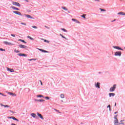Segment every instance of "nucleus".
<instances>
[{"label":"nucleus","mask_w":125,"mask_h":125,"mask_svg":"<svg viewBox=\"0 0 125 125\" xmlns=\"http://www.w3.org/2000/svg\"><path fill=\"white\" fill-rule=\"evenodd\" d=\"M117 117H118V114L114 115V119L115 120H114V125H124L125 123H122L123 121H121V122L119 123V120Z\"/></svg>","instance_id":"obj_1"},{"label":"nucleus","mask_w":125,"mask_h":125,"mask_svg":"<svg viewBox=\"0 0 125 125\" xmlns=\"http://www.w3.org/2000/svg\"><path fill=\"white\" fill-rule=\"evenodd\" d=\"M116 86H117V84H114L112 87H110L109 89V91L110 92H114V91H115V89H116Z\"/></svg>","instance_id":"obj_2"},{"label":"nucleus","mask_w":125,"mask_h":125,"mask_svg":"<svg viewBox=\"0 0 125 125\" xmlns=\"http://www.w3.org/2000/svg\"><path fill=\"white\" fill-rule=\"evenodd\" d=\"M115 56H122L121 51H116L114 53Z\"/></svg>","instance_id":"obj_3"},{"label":"nucleus","mask_w":125,"mask_h":125,"mask_svg":"<svg viewBox=\"0 0 125 125\" xmlns=\"http://www.w3.org/2000/svg\"><path fill=\"white\" fill-rule=\"evenodd\" d=\"M13 13H15V14H17V15H20V16H22V17L24 16V15H22V14H21V13L17 11H13Z\"/></svg>","instance_id":"obj_4"},{"label":"nucleus","mask_w":125,"mask_h":125,"mask_svg":"<svg viewBox=\"0 0 125 125\" xmlns=\"http://www.w3.org/2000/svg\"><path fill=\"white\" fill-rule=\"evenodd\" d=\"M12 4L13 5H16V6H19V7L21 6V4L18 3V2L12 1Z\"/></svg>","instance_id":"obj_5"},{"label":"nucleus","mask_w":125,"mask_h":125,"mask_svg":"<svg viewBox=\"0 0 125 125\" xmlns=\"http://www.w3.org/2000/svg\"><path fill=\"white\" fill-rule=\"evenodd\" d=\"M113 47L115 49H117L118 50H124V49L121 48V47L119 46H113Z\"/></svg>","instance_id":"obj_6"},{"label":"nucleus","mask_w":125,"mask_h":125,"mask_svg":"<svg viewBox=\"0 0 125 125\" xmlns=\"http://www.w3.org/2000/svg\"><path fill=\"white\" fill-rule=\"evenodd\" d=\"M3 43H4V44H6V45H14V44L6 41L3 42Z\"/></svg>","instance_id":"obj_7"},{"label":"nucleus","mask_w":125,"mask_h":125,"mask_svg":"<svg viewBox=\"0 0 125 125\" xmlns=\"http://www.w3.org/2000/svg\"><path fill=\"white\" fill-rule=\"evenodd\" d=\"M17 55H18V56H22L23 57H27V56H28V55L24 53H19L17 54Z\"/></svg>","instance_id":"obj_8"},{"label":"nucleus","mask_w":125,"mask_h":125,"mask_svg":"<svg viewBox=\"0 0 125 125\" xmlns=\"http://www.w3.org/2000/svg\"><path fill=\"white\" fill-rule=\"evenodd\" d=\"M19 46L20 48H24V49H27V48H28L27 46L22 44H19Z\"/></svg>","instance_id":"obj_9"},{"label":"nucleus","mask_w":125,"mask_h":125,"mask_svg":"<svg viewBox=\"0 0 125 125\" xmlns=\"http://www.w3.org/2000/svg\"><path fill=\"white\" fill-rule=\"evenodd\" d=\"M39 50H40V51H41V52H43L44 53H49V52L46 50H45L44 49H40L38 48Z\"/></svg>","instance_id":"obj_10"},{"label":"nucleus","mask_w":125,"mask_h":125,"mask_svg":"<svg viewBox=\"0 0 125 125\" xmlns=\"http://www.w3.org/2000/svg\"><path fill=\"white\" fill-rule=\"evenodd\" d=\"M95 86L97 88H100V83L97 82V83H95Z\"/></svg>","instance_id":"obj_11"},{"label":"nucleus","mask_w":125,"mask_h":125,"mask_svg":"<svg viewBox=\"0 0 125 125\" xmlns=\"http://www.w3.org/2000/svg\"><path fill=\"white\" fill-rule=\"evenodd\" d=\"M24 16L25 17H27V18H30V19H34V18L33 17H32V16H31L30 15L24 14V15H23V16Z\"/></svg>","instance_id":"obj_12"},{"label":"nucleus","mask_w":125,"mask_h":125,"mask_svg":"<svg viewBox=\"0 0 125 125\" xmlns=\"http://www.w3.org/2000/svg\"><path fill=\"white\" fill-rule=\"evenodd\" d=\"M31 117H32L33 118H35V119H39V117H38V116H37V115H36V114L35 113H31Z\"/></svg>","instance_id":"obj_13"},{"label":"nucleus","mask_w":125,"mask_h":125,"mask_svg":"<svg viewBox=\"0 0 125 125\" xmlns=\"http://www.w3.org/2000/svg\"><path fill=\"white\" fill-rule=\"evenodd\" d=\"M11 8H12V9H14V10H17V11H19L20 10V9L16 7H14L13 6H11Z\"/></svg>","instance_id":"obj_14"},{"label":"nucleus","mask_w":125,"mask_h":125,"mask_svg":"<svg viewBox=\"0 0 125 125\" xmlns=\"http://www.w3.org/2000/svg\"><path fill=\"white\" fill-rule=\"evenodd\" d=\"M7 71H8V72H10L11 73H13V72H14V69H12V68H10L9 67H8L7 68Z\"/></svg>","instance_id":"obj_15"},{"label":"nucleus","mask_w":125,"mask_h":125,"mask_svg":"<svg viewBox=\"0 0 125 125\" xmlns=\"http://www.w3.org/2000/svg\"><path fill=\"white\" fill-rule=\"evenodd\" d=\"M37 116H38V117H39L41 120H43V117L42 115V114H40V113L37 112Z\"/></svg>","instance_id":"obj_16"},{"label":"nucleus","mask_w":125,"mask_h":125,"mask_svg":"<svg viewBox=\"0 0 125 125\" xmlns=\"http://www.w3.org/2000/svg\"><path fill=\"white\" fill-rule=\"evenodd\" d=\"M0 106H1V107H4V108H9V107H10L7 104L4 105V104H0Z\"/></svg>","instance_id":"obj_17"},{"label":"nucleus","mask_w":125,"mask_h":125,"mask_svg":"<svg viewBox=\"0 0 125 125\" xmlns=\"http://www.w3.org/2000/svg\"><path fill=\"white\" fill-rule=\"evenodd\" d=\"M109 97H114V96H115V95H116V94L114 93H109Z\"/></svg>","instance_id":"obj_18"},{"label":"nucleus","mask_w":125,"mask_h":125,"mask_svg":"<svg viewBox=\"0 0 125 125\" xmlns=\"http://www.w3.org/2000/svg\"><path fill=\"white\" fill-rule=\"evenodd\" d=\"M35 101H38V102H43L45 101L44 100H38V99H34Z\"/></svg>","instance_id":"obj_19"},{"label":"nucleus","mask_w":125,"mask_h":125,"mask_svg":"<svg viewBox=\"0 0 125 125\" xmlns=\"http://www.w3.org/2000/svg\"><path fill=\"white\" fill-rule=\"evenodd\" d=\"M8 94H9V95H11L12 96H13V97H14V96H16V94H14V93H12V92H8Z\"/></svg>","instance_id":"obj_20"},{"label":"nucleus","mask_w":125,"mask_h":125,"mask_svg":"<svg viewBox=\"0 0 125 125\" xmlns=\"http://www.w3.org/2000/svg\"><path fill=\"white\" fill-rule=\"evenodd\" d=\"M12 120H13L14 121H17V122H19V120L15 118L14 116H13V117L12 118Z\"/></svg>","instance_id":"obj_21"},{"label":"nucleus","mask_w":125,"mask_h":125,"mask_svg":"<svg viewBox=\"0 0 125 125\" xmlns=\"http://www.w3.org/2000/svg\"><path fill=\"white\" fill-rule=\"evenodd\" d=\"M19 41L21 42H23V43H27V42H26L24 40L19 39Z\"/></svg>","instance_id":"obj_22"},{"label":"nucleus","mask_w":125,"mask_h":125,"mask_svg":"<svg viewBox=\"0 0 125 125\" xmlns=\"http://www.w3.org/2000/svg\"><path fill=\"white\" fill-rule=\"evenodd\" d=\"M37 97L40 98L42 97V98H44V96H43V95H38L37 96Z\"/></svg>","instance_id":"obj_23"},{"label":"nucleus","mask_w":125,"mask_h":125,"mask_svg":"<svg viewBox=\"0 0 125 125\" xmlns=\"http://www.w3.org/2000/svg\"><path fill=\"white\" fill-rule=\"evenodd\" d=\"M118 15H125V13L123 12H120L118 13Z\"/></svg>","instance_id":"obj_24"},{"label":"nucleus","mask_w":125,"mask_h":125,"mask_svg":"<svg viewBox=\"0 0 125 125\" xmlns=\"http://www.w3.org/2000/svg\"><path fill=\"white\" fill-rule=\"evenodd\" d=\"M60 36H61V37H62V39H64L65 40H68L67 38H66V37H65L64 36H63V35L61 34H60Z\"/></svg>","instance_id":"obj_25"},{"label":"nucleus","mask_w":125,"mask_h":125,"mask_svg":"<svg viewBox=\"0 0 125 125\" xmlns=\"http://www.w3.org/2000/svg\"><path fill=\"white\" fill-rule=\"evenodd\" d=\"M27 39H29L30 40H31V41H34V39L33 38H32L31 36H27Z\"/></svg>","instance_id":"obj_26"},{"label":"nucleus","mask_w":125,"mask_h":125,"mask_svg":"<svg viewBox=\"0 0 125 125\" xmlns=\"http://www.w3.org/2000/svg\"><path fill=\"white\" fill-rule=\"evenodd\" d=\"M14 52L15 53H20V51H19L18 50L15 49L14 50Z\"/></svg>","instance_id":"obj_27"},{"label":"nucleus","mask_w":125,"mask_h":125,"mask_svg":"<svg viewBox=\"0 0 125 125\" xmlns=\"http://www.w3.org/2000/svg\"><path fill=\"white\" fill-rule=\"evenodd\" d=\"M85 16H86V15L85 14H83L81 16V17H82L84 19H85Z\"/></svg>","instance_id":"obj_28"},{"label":"nucleus","mask_w":125,"mask_h":125,"mask_svg":"<svg viewBox=\"0 0 125 125\" xmlns=\"http://www.w3.org/2000/svg\"><path fill=\"white\" fill-rule=\"evenodd\" d=\"M61 98H64L65 96H64V94H61L60 95Z\"/></svg>","instance_id":"obj_29"},{"label":"nucleus","mask_w":125,"mask_h":125,"mask_svg":"<svg viewBox=\"0 0 125 125\" xmlns=\"http://www.w3.org/2000/svg\"><path fill=\"white\" fill-rule=\"evenodd\" d=\"M61 30H62V31H63V32H67V31L66 29H65V28H61Z\"/></svg>","instance_id":"obj_30"},{"label":"nucleus","mask_w":125,"mask_h":125,"mask_svg":"<svg viewBox=\"0 0 125 125\" xmlns=\"http://www.w3.org/2000/svg\"><path fill=\"white\" fill-rule=\"evenodd\" d=\"M62 9H63L64 10H65L67 11V10H68V9H67V8H66L65 7H62Z\"/></svg>","instance_id":"obj_31"},{"label":"nucleus","mask_w":125,"mask_h":125,"mask_svg":"<svg viewBox=\"0 0 125 125\" xmlns=\"http://www.w3.org/2000/svg\"><path fill=\"white\" fill-rule=\"evenodd\" d=\"M44 98H45V99H46V100H49L50 98L49 97H45Z\"/></svg>","instance_id":"obj_32"},{"label":"nucleus","mask_w":125,"mask_h":125,"mask_svg":"<svg viewBox=\"0 0 125 125\" xmlns=\"http://www.w3.org/2000/svg\"><path fill=\"white\" fill-rule=\"evenodd\" d=\"M0 51H5V49L0 48Z\"/></svg>","instance_id":"obj_33"},{"label":"nucleus","mask_w":125,"mask_h":125,"mask_svg":"<svg viewBox=\"0 0 125 125\" xmlns=\"http://www.w3.org/2000/svg\"><path fill=\"white\" fill-rule=\"evenodd\" d=\"M55 111H56V112H58V113H59V114H61V112H60L59 110L54 109Z\"/></svg>","instance_id":"obj_34"},{"label":"nucleus","mask_w":125,"mask_h":125,"mask_svg":"<svg viewBox=\"0 0 125 125\" xmlns=\"http://www.w3.org/2000/svg\"><path fill=\"white\" fill-rule=\"evenodd\" d=\"M100 10H101V11H106V10H105V9H103V8H100Z\"/></svg>","instance_id":"obj_35"},{"label":"nucleus","mask_w":125,"mask_h":125,"mask_svg":"<svg viewBox=\"0 0 125 125\" xmlns=\"http://www.w3.org/2000/svg\"><path fill=\"white\" fill-rule=\"evenodd\" d=\"M0 95H2V96H5L6 97V95H4L2 94V93L0 92Z\"/></svg>","instance_id":"obj_36"},{"label":"nucleus","mask_w":125,"mask_h":125,"mask_svg":"<svg viewBox=\"0 0 125 125\" xmlns=\"http://www.w3.org/2000/svg\"><path fill=\"white\" fill-rule=\"evenodd\" d=\"M32 27L34 29H38V27H37V26H32Z\"/></svg>","instance_id":"obj_37"},{"label":"nucleus","mask_w":125,"mask_h":125,"mask_svg":"<svg viewBox=\"0 0 125 125\" xmlns=\"http://www.w3.org/2000/svg\"><path fill=\"white\" fill-rule=\"evenodd\" d=\"M44 42H47V43H48L49 42V41H48V40H44Z\"/></svg>","instance_id":"obj_38"},{"label":"nucleus","mask_w":125,"mask_h":125,"mask_svg":"<svg viewBox=\"0 0 125 125\" xmlns=\"http://www.w3.org/2000/svg\"><path fill=\"white\" fill-rule=\"evenodd\" d=\"M76 23H78V24H80L81 22L80 21H78L77 20H76V21H75Z\"/></svg>","instance_id":"obj_39"},{"label":"nucleus","mask_w":125,"mask_h":125,"mask_svg":"<svg viewBox=\"0 0 125 125\" xmlns=\"http://www.w3.org/2000/svg\"><path fill=\"white\" fill-rule=\"evenodd\" d=\"M21 25H24V26H26V25H27L26 23H24V22H21Z\"/></svg>","instance_id":"obj_40"},{"label":"nucleus","mask_w":125,"mask_h":125,"mask_svg":"<svg viewBox=\"0 0 125 125\" xmlns=\"http://www.w3.org/2000/svg\"><path fill=\"white\" fill-rule=\"evenodd\" d=\"M72 21H73L74 22H76V19H72Z\"/></svg>","instance_id":"obj_41"},{"label":"nucleus","mask_w":125,"mask_h":125,"mask_svg":"<svg viewBox=\"0 0 125 125\" xmlns=\"http://www.w3.org/2000/svg\"><path fill=\"white\" fill-rule=\"evenodd\" d=\"M13 116H8L7 118V119H12Z\"/></svg>","instance_id":"obj_42"},{"label":"nucleus","mask_w":125,"mask_h":125,"mask_svg":"<svg viewBox=\"0 0 125 125\" xmlns=\"http://www.w3.org/2000/svg\"><path fill=\"white\" fill-rule=\"evenodd\" d=\"M11 37H13V38H15V35L14 34H11Z\"/></svg>","instance_id":"obj_43"},{"label":"nucleus","mask_w":125,"mask_h":125,"mask_svg":"<svg viewBox=\"0 0 125 125\" xmlns=\"http://www.w3.org/2000/svg\"><path fill=\"white\" fill-rule=\"evenodd\" d=\"M107 108H111V105L110 104H109L107 106Z\"/></svg>","instance_id":"obj_44"},{"label":"nucleus","mask_w":125,"mask_h":125,"mask_svg":"<svg viewBox=\"0 0 125 125\" xmlns=\"http://www.w3.org/2000/svg\"><path fill=\"white\" fill-rule=\"evenodd\" d=\"M39 82L41 83V84L42 85V82L41 80H40Z\"/></svg>","instance_id":"obj_45"},{"label":"nucleus","mask_w":125,"mask_h":125,"mask_svg":"<svg viewBox=\"0 0 125 125\" xmlns=\"http://www.w3.org/2000/svg\"><path fill=\"white\" fill-rule=\"evenodd\" d=\"M45 28H46L47 29H49V27L46 26V25L44 26Z\"/></svg>","instance_id":"obj_46"},{"label":"nucleus","mask_w":125,"mask_h":125,"mask_svg":"<svg viewBox=\"0 0 125 125\" xmlns=\"http://www.w3.org/2000/svg\"><path fill=\"white\" fill-rule=\"evenodd\" d=\"M119 112L118 111L115 112L114 114L116 115V114H118Z\"/></svg>","instance_id":"obj_47"},{"label":"nucleus","mask_w":125,"mask_h":125,"mask_svg":"<svg viewBox=\"0 0 125 125\" xmlns=\"http://www.w3.org/2000/svg\"><path fill=\"white\" fill-rule=\"evenodd\" d=\"M28 61H33V60H32V59H28Z\"/></svg>","instance_id":"obj_48"},{"label":"nucleus","mask_w":125,"mask_h":125,"mask_svg":"<svg viewBox=\"0 0 125 125\" xmlns=\"http://www.w3.org/2000/svg\"><path fill=\"white\" fill-rule=\"evenodd\" d=\"M116 106H117V103H115V104H114V107H116Z\"/></svg>","instance_id":"obj_49"},{"label":"nucleus","mask_w":125,"mask_h":125,"mask_svg":"<svg viewBox=\"0 0 125 125\" xmlns=\"http://www.w3.org/2000/svg\"><path fill=\"white\" fill-rule=\"evenodd\" d=\"M11 125H16V124H14V123H12V124H11Z\"/></svg>","instance_id":"obj_50"},{"label":"nucleus","mask_w":125,"mask_h":125,"mask_svg":"<svg viewBox=\"0 0 125 125\" xmlns=\"http://www.w3.org/2000/svg\"><path fill=\"white\" fill-rule=\"evenodd\" d=\"M25 0V1H26L27 2H29V0Z\"/></svg>","instance_id":"obj_51"},{"label":"nucleus","mask_w":125,"mask_h":125,"mask_svg":"<svg viewBox=\"0 0 125 125\" xmlns=\"http://www.w3.org/2000/svg\"><path fill=\"white\" fill-rule=\"evenodd\" d=\"M116 21V20H114L113 21H112L111 22H115Z\"/></svg>","instance_id":"obj_52"},{"label":"nucleus","mask_w":125,"mask_h":125,"mask_svg":"<svg viewBox=\"0 0 125 125\" xmlns=\"http://www.w3.org/2000/svg\"><path fill=\"white\" fill-rule=\"evenodd\" d=\"M32 61L34 60V61H36V59H32Z\"/></svg>","instance_id":"obj_53"},{"label":"nucleus","mask_w":125,"mask_h":125,"mask_svg":"<svg viewBox=\"0 0 125 125\" xmlns=\"http://www.w3.org/2000/svg\"><path fill=\"white\" fill-rule=\"evenodd\" d=\"M10 112H11V113H13V112L12 111V110H9Z\"/></svg>","instance_id":"obj_54"},{"label":"nucleus","mask_w":125,"mask_h":125,"mask_svg":"<svg viewBox=\"0 0 125 125\" xmlns=\"http://www.w3.org/2000/svg\"><path fill=\"white\" fill-rule=\"evenodd\" d=\"M68 13H71V12H70L69 11H67Z\"/></svg>","instance_id":"obj_55"},{"label":"nucleus","mask_w":125,"mask_h":125,"mask_svg":"<svg viewBox=\"0 0 125 125\" xmlns=\"http://www.w3.org/2000/svg\"><path fill=\"white\" fill-rule=\"evenodd\" d=\"M28 12H31V10H28Z\"/></svg>","instance_id":"obj_56"},{"label":"nucleus","mask_w":125,"mask_h":125,"mask_svg":"<svg viewBox=\"0 0 125 125\" xmlns=\"http://www.w3.org/2000/svg\"><path fill=\"white\" fill-rule=\"evenodd\" d=\"M96 1H99V0H95Z\"/></svg>","instance_id":"obj_57"},{"label":"nucleus","mask_w":125,"mask_h":125,"mask_svg":"<svg viewBox=\"0 0 125 125\" xmlns=\"http://www.w3.org/2000/svg\"><path fill=\"white\" fill-rule=\"evenodd\" d=\"M109 111L111 112V108H109Z\"/></svg>","instance_id":"obj_58"},{"label":"nucleus","mask_w":125,"mask_h":125,"mask_svg":"<svg viewBox=\"0 0 125 125\" xmlns=\"http://www.w3.org/2000/svg\"><path fill=\"white\" fill-rule=\"evenodd\" d=\"M99 74H101V72H99Z\"/></svg>","instance_id":"obj_59"},{"label":"nucleus","mask_w":125,"mask_h":125,"mask_svg":"<svg viewBox=\"0 0 125 125\" xmlns=\"http://www.w3.org/2000/svg\"><path fill=\"white\" fill-rule=\"evenodd\" d=\"M124 15H125V13H124Z\"/></svg>","instance_id":"obj_60"},{"label":"nucleus","mask_w":125,"mask_h":125,"mask_svg":"<svg viewBox=\"0 0 125 125\" xmlns=\"http://www.w3.org/2000/svg\"><path fill=\"white\" fill-rule=\"evenodd\" d=\"M1 21V20L0 19V21Z\"/></svg>","instance_id":"obj_61"}]
</instances>
